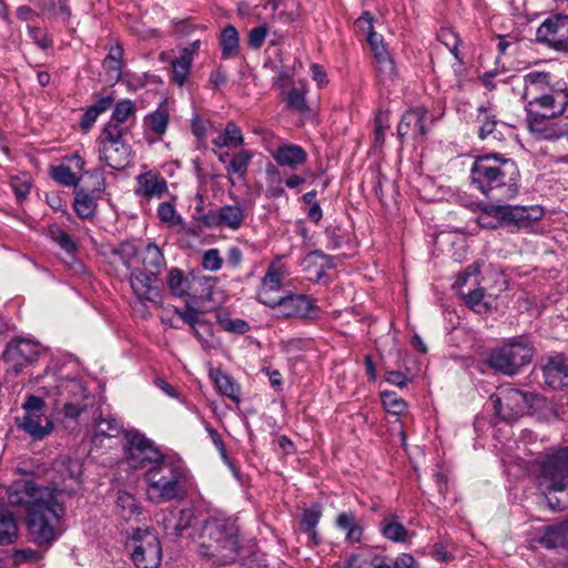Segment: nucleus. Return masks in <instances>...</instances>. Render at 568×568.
I'll return each instance as SVG.
<instances>
[{
    "mask_svg": "<svg viewBox=\"0 0 568 568\" xmlns=\"http://www.w3.org/2000/svg\"><path fill=\"white\" fill-rule=\"evenodd\" d=\"M8 503L26 509L27 530L34 545L48 549L64 531L63 501L48 487L16 481L8 490Z\"/></svg>",
    "mask_w": 568,
    "mask_h": 568,
    "instance_id": "f257e3e1",
    "label": "nucleus"
},
{
    "mask_svg": "<svg viewBox=\"0 0 568 568\" xmlns=\"http://www.w3.org/2000/svg\"><path fill=\"white\" fill-rule=\"evenodd\" d=\"M471 184L487 197L509 200L518 193L517 164L499 154L477 156L470 169Z\"/></svg>",
    "mask_w": 568,
    "mask_h": 568,
    "instance_id": "f03ea898",
    "label": "nucleus"
},
{
    "mask_svg": "<svg viewBox=\"0 0 568 568\" xmlns=\"http://www.w3.org/2000/svg\"><path fill=\"white\" fill-rule=\"evenodd\" d=\"M149 499L155 504L183 500L193 484V477L185 463L166 456L144 474Z\"/></svg>",
    "mask_w": 568,
    "mask_h": 568,
    "instance_id": "7ed1b4c3",
    "label": "nucleus"
},
{
    "mask_svg": "<svg viewBox=\"0 0 568 568\" xmlns=\"http://www.w3.org/2000/svg\"><path fill=\"white\" fill-rule=\"evenodd\" d=\"M241 549L239 527L230 518H209L204 521L199 551L215 562H234Z\"/></svg>",
    "mask_w": 568,
    "mask_h": 568,
    "instance_id": "20e7f679",
    "label": "nucleus"
},
{
    "mask_svg": "<svg viewBox=\"0 0 568 568\" xmlns=\"http://www.w3.org/2000/svg\"><path fill=\"white\" fill-rule=\"evenodd\" d=\"M538 487L556 510L568 507V446L550 449L539 463Z\"/></svg>",
    "mask_w": 568,
    "mask_h": 568,
    "instance_id": "39448f33",
    "label": "nucleus"
},
{
    "mask_svg": "<svg viewBox=\"0 0 568 568\" xmlns=\"http://www.w3.org/2000/svg\"><path fill=\"white\" fill-rule=\"evenodd\" d=\"M52 408L65 418L77 419L88 407V390L81 379L51 377L41 387Z\"/></svg>",
    "mask_w": 568,
    "mask_h": 568,
    "instance_id": "423d86ee",
    "label": "nucleus"
},
{
    "mask_svg": "<svg viewBox=\"0 0 568 568\" xmlns=\"http://www.w3.org/2000/svg\"><path fill=\"white\" fill-rule=\"evenodd\" d=\"M47 402L36 395H29L22 404L24 414L18 419V426L32 439L42 440L53 432V422L45 415Z\"/></svg>",
    "mask_w": 568,
    "mask_h": 568,
    "instance_id": "0eeeda50",
    "label": "nucleus"
},
{
    "mask_svg": "<svg viewBox=\"0 0 568 568\" xmlns=\"http://www.w3.org/2000/svg\"><path fill=\"white\" fill-rule=\"evenodd\" d=\"M125 442L126 462L133 469L146 471L166 457L152 440L138 430H128Z\"/></svg>",
    "mask_w": 568,
    "mask_h": 568,
    "instance_id": "6e6552de",
    "label": "nucleus"
},
{
    "mask_svg": "<svg viewBox=\"0 0 568 568\" xmlns=\"http://www.w3.org/2000/svg\"><path fill=\"white\" fill-rule=\"evenodd\" d=\"M537 395L518 388H501L490 396L497 416L506 422H514L525 415L535 404Z\"/></svg>",
    "mask_w": 568,
    "mask_h": 568,
    "instance_id": "1a4fd4ad",
    "label": "nucleus"
},
{
    "mask_svg": "<svg viewBox=\"0 0 568 568\" xmlns=\"http://www.w3.org/2000/svg\"><path fill=\"white\" fill-rule=\"evenodd\" d=\"M532 355V347L528 343L513 342L494 349L489 354L488 364L503 374L515 375L530 363Z\"/></svg>",
    "mask_w": 568,
    "mask_h": 568,
    "instance_id": "9d476101",
    "label": "nucleus"
},
{
    "mask_svg": "<svg viewBox=\"0 0 568 568\" xmlns=\"http://www.w3.org/2000/svg\"><path fill=\"white\" fill-rule=\"evenodd\" d=\"M131 558L136 568H158L162 560L159 538L149 530H136L130 542Z\"/></svg>",
    "mask_w": 568,
    "mask_h": 568,
    "instance_id": "9b49d317",
    "label": "nucleus"
},
{
    "mask_svg": "<svg viewBox=\"0 0 568 568\" xmlns=\"http://www.w3.org/2000/svg\"><path fill=\"white\" fill-rule=\"evenodd\" d=\"M120 131L103 130L99 138L100 160L114 170L125 168L129 162L131 148L124 142Z\"/></svg>",
    "mask_w": 568,
    "mask_h": 568,
    "instance_id": "f8f14e48",
    "label": "nucleus"
},
{
    "mask_svg": "<svg viewBox=\"0 0 568 568\" xmlns=\"http://www.w3.org/2000/svg\"><path fill=\"white\" fill-rule=\"evenodd\" d=\"M527 126L537 140L556 141L566 139L568 142V116L532 112L527 114Z\"/></svg>",
    "mask_w": 568,
    "mask_h": 568,
    "instance_id": "ddd939ff",
    "label": "nucleus"
},
{
    "mask_svg": "<svg viewBox=\"0 0 568 568\" xmlns=\"http://www.w3.org/2000/svg\"><path fill=\"white\" fill-rule=\"evenodd\" d=\"M53 470L58 477L53 479V487H48L60 498L61 494H75L80 487L82 475V464L78 459L70 457H60L53 464Z\"/></svg>",
    "mask_w": 568,
    "mask_h": 568,
    "instance_id": "4468645a",
    "label": "nucleus"
},
{
    "mask_svg": "<svg viewBox=\"0 0 568 568\" xmlns=\"http://www.w3.org/2000/svg\"><path fill=\"white\" fill-rule=\"evenodd\" d=\"M246 220L245 210L240 204L223 205L217 210H210L206 214L194 215V221L209 229L239 230Z\"/></svg>",
    "mask_w": 568,
    "mask_h": 568,
    "instance_id": "2eb2a0df",
    "label": "nucleus"
},
{
    "mask_svg": "<svg viewBox=\"0 0 568 568\" xmlns=\"http://www.w3.org/2000/svg\"><path fill=\"white\" fill-rule=\"evenodd\" d=\"M536 38L556 51L568 52V16L547 18L537 29Z\"/></svg>",
    "mask_w": 568,
    "mask_h": 568,
    "instance_id": "dca6fc26",
    "label": "nucleus"
},
{
    "mask_svg": "<svg viewBox=\"0 0 568 568\" xmlns=\"http://www.w3.org/2000/svg\"><path fill=\"white\" fill-rule=\"evenodd\" d=\"M43 352L44 348L39 343L19 338L7 345L3 359L18 374L26 365L36 362Z\"/></svg>",
    "mask_w": 568,
    "mask_h": 568,
    "instance_id": "f3484780",
    "label": "nucleus"
},
{
    "mask_svg": "<svg viewBox=\"0 0 568 568\" xmlns=\"http://www.w3.org/2000/svg\"><path fill=\"white\" fill-rule=\"evenodd\" d=\"M434 119L428 114L425 106H416L407 110L398 123L397 135L400 140L412 138L414 140L424 139Z\"/></svg>",
    "mask_w": 568,
    "mask_h": 568,
    "instance_id": "a211bd4d",
    "label": "nucleus"
},
{
    "mask_svg": "<svg viewBox=\"0 0 568 568\" xmlns=\"http://www.w3.org/2000/svg\"><path fill=\"white\" fill-rule=\"evenodd\" d=\"M568 106V88L562 81H556L554 87L540 95L531 104H526L527 114L532 112L548 113L550 115L561 114Z\"/></svg>",
    "mask_w": 568,
    "mask_h": 568,
    "instance_id": "6ab92c4d",
    "label": "nucleus"
},
{
    "mask_svg": "<svg viewBox=\"0 0 568 568\" xmlns=\"http://www.w3.org/2000/svg\"><path fill=\"white\" fill-rule=\"evenodd\" d=\"M491 212L501 220V224L517 229L528 227L541 215L536 206L497 205Z\"/></svg>",
    "mask_w": 568,
    "mask_h": 568,
    "instance_id": "aec40b11",
    "label": "nucleus"
},
{
    "mask_svg": "<svg viewBox=\"0 0 568 568\" xmlns=\"http://www.w3.org/2000/svg\"><path fill=\"white\" fill-rule=\"evenodd\" d=\"M314 305L304 294H290L281 296L275 302L274 306H271L275 311V315L278 317H306L310 315Z\"/></svg>",
    "mask_w": 568,
    "mask_h": 568,
    "instance_id": "412c9836",
    "label": "nucleus"
},
{
    "mask_svg": "<svg viewBox=\"0 0 568 568\" xmlns=\"http://www.w3.org/2000/svg\"><path fill=\"white\" fill-rule=\"evenodd\" d=\"M283 270L280 263L273 262L268 265L265 275L262 277L257 291V301L268 307L274 306L278 297L273 296L282 287Z\"/></svg>",
    "mask_w": 568,
    "mask_h": 568,
    "instance_id": "4be33fe9",
    "label": "nucleus"
},
{
    "mask_svg": "<svg viewBox=\"0 0 568 568\" xmlns=\"http://www.w3.org/2000/svg\"><path fill=\"white\" fill-rule=\"evenodd\" d=\"M135 103L129 99L121 100L115 103L112 115L103 130L114 129L115 132L120 131L121 134H126L135 123Z\"/></svg>",
    "mask_w": 568,
    "mask_h": 568,
    "instance_id": "5701e85b",
    "label": "nucleus"
},
{
    "mask_svg": "<svg viewBox=\"0 0 568 568\" xmlns=\"http://www.w3.org/2000/svg\"><path fill=\"white\" fill-rule=\"evenodd\" d=\"M524 91L521 99L526 104H531L540 95L547 93L555 84L549 72L532 71L524 75Z\"/></svg>",
    "mask_w": 568,
    "mask_h": 568,
    "instance_id": "b1692460",
    "label": "nucleus"
},
{
    "mask_svg": "<svg viewBox=\"0 0 568 568\" xmlns=\"http://www.w3.org/2000/svg\"><path fill=\"white\" fill-rule=\"evenodd\" d=\"M156 274L146 271H135L131 273L130 283L134 294L139 300L153 303L161 301V294L156 285Z\"/></svg>",
    "mask_w": 568,
    "mask_h": 568,
    "instance_id": "393cba45",
    "label": "nucleus"
},
{
    "mask_svg": "<svg viewBox=\"0 0 568 568\" xmlns=\"http://www.w3.org/2000/svg\"><path fill=\"white\" fill-rule=\"evenodd\" d=\"M271 154L277 165L283 168H290L296 170L307 161L306 151L292 143H282L275 150L271 151Z\"/></svg>",
    "mask_w": 568,
    "mask_h": 568,
    "instance_id": "a878e982",
    "label": "nucleus"
},
{
    "mask_svg": "<svg viewBox=\"0 0 568 568\" xmlns=\"http://www.w3.org/2000/svg\"><path fill=\"white\" fill-rule=\"evenodd\" d=\"M135 194L146 199H160L168 192L166 180L153 172H145L136 178Z\"/></svg>",
    "mask_w": 568,
    "mask_h": 568,
    "instance_id": "bb28decb",
    "label": "nucleus"
},
{
    "mask_svg": "<svg viewBox=\"0 0 568 568\" xmlns=\"http://www.w3.org/2000/svg\"><path fill=\"white\" fill-rule=\"evenodd\" d=\"M336 527L345 532V541L358 544L363 539L364 524L354 511H342L335 520Z\"/></svg>",
    "mask_w": 568,
    "mask_h": 568,
    "instance_id": "cd10ccee",
    "label": "nucleus"
},
{
    "mask_svg": "<svg viewBox=\"0 0 568 568\" xmlns=\"http://www.w3.org/2000/svg\"><path fill=\"white\" fill-rule=\"evenodd\" d=\"M545 383L554 389H562L568 386V363L561 357L548 361L544 366Z\"/></svg>",
    "mask_w": 568,
    "mask_h": 568,
    "instance_id": "c85d7f7f",
    "label": "nucleus"
},
{
    "mask_svg": "<svg viewBox=\"0 0 568 568\" xmlns=\"http://www.w3.org/2000/svg\"><path fill=\"white\" fill-rule=\"evenodd\" d=\"M253 159V153L250 150H240L239 152H235L229 163L225 165L226 175L229 179V182L232 185H235L234 176L239 181H244L247 172H248V165Z\"/></svg>",
    "mask_w": 568,
    "mask_h": 568,
    "instance_id": "c756f323",
    "label": "nucleus"
},
{
    "mask_svg": "<svg viewBox=\"0 0 568 568\" xmlns=\"http://www.w3.org/2000/svg\"><path fill=\"white\" fill-rule=\"evenodd\" d=\"M539 542L546 548L568 547V519L547 526L539 538Z\"/></svg>",
    "mask_w": 568,
    "mask_h": 568,
    "instance_id": "7c9ffc66",
    "label": "nucleus"
},
{
    "mask_svg": "<svg viewBox=\"0 0 568 568\" xmlns=\"http://www.w3.org/2000/svg\"><path fill=\"white\" fill-rule=\"evenodd\" d=\"M123 48L120 43H115L109 48V52L103 60V69L112 82H118L122 77L123 62Z\"/></svg>",
    "mask_w": 568,
    "mask_h": 568,
    "instance_id": "2f4dec72",
    "label": "nucleus"
},
{
    "mask_svg": "<svg viewBox=\"0 0 568 568\" xmlns=\"http://www.w3.org/2000/svg\"><path fill=\"white\" fill-rule=\"evenodd\" d=\"M101 189L93 190L92 194L80 190L75 193L73 207L81 219H91L97 211V202L100 199Z\"/></svg>",
    "mask_w": 568,
    "mask_h": 568,
    "instance_id": "473e14b6",
    "label": "nucleus"
},
{
    "mask_svg": "<svg viewBox=\"0 0 568 568\" xmlns=\"http://www.w3.org/2000/svg\"><path fill=\"white\" fill-rule=\"evenodd\" d=\"M376 62V70L382 82L389 81L395 75V63L385 43L372 50Z\"/></svg>",
    "mask_w": 568,
    "mask_h": 568,
    "instance_id": "72a5a7b5",
    "label": "nucleus"
},
{
    "mask_svg": "<svg viewBox=\"0 0 568 568\" xmlns=\"http://www.w3.org/2000/svg\"><path fill=\"white\" fill-rule=\"evenodd\" d=\"M36 4L42 14L53 20L67 22L71 17L69 0H38Z\"/></svg>",
    "mask_w": 568,
    "mask_h": 568,
    "instance_id": "f704fd0d",
    "label": "nucleus"
},
{
    "mask_svg": "<svg viewBox=\"0 0 568 568\" xmlns=\"http://www.w3.org/2000/svg\"><path fill=\"white\" fill-rule=\"evenodd\" d=\"M220 47L222 51V59L227 60L239 55L240 52V38L239 32L234 26L227 24L220 36Z\"/></svg>",
    "mask_w": 568,
    "mask_h": 568,
    "instance_id": "c9c22d12",
    "label": "nucleus"
},
{
    "mask_svg": "<svg viewBox=\"0 0 568 568\" xmlns=\"http://www.w3.org/2000/svg\"><path fill=\"white\" fill-rule=\"evenodd\" d=\"M383 536L394 542H407L409 534L395 515L386 516L381 523Z\"/></svg>",
    "mask_w": 568,
    "mask_h": 568,
    "instance_id": "e433bc0d",
    "label": "nucleus"
},
{
    "mask_svg": "<svg viewBox=\"0 0 568 568\" xmlns=\"http://www.w3.org/2000/svg\"><path fill=\"white\" fill-rule=\"evenodd\" d=\"M18 524L13 515L0 507V545H11L18 539Z\"/></svg>",
    "mask_w": 568,
    "mask_h": 568,
    "instance_id": "4c0bfd02",
    "label": "nucleus"
},
{
    "mask_svg": "<svg viewBox=\"0 0 568 568\" xmlns=\"http://www.w3.org/2000/svg\"><path fill=\"white\" fill-rule=\"evenodd\" d=\"M122 432V424L116 418H101L97 424L93 443L95 445H101L104 438L110 440L118 438Z\"/></svg>",
    "mask_w": 568,
    "mask_h": 568,
    "instance_id": "58836bf2",
    "label": "nucleus"
},
{
    "mask_svg": "<svg viewBox=\"0 0 568 568\" xmlns=\"http://www.w3.org/2000/svg\"><path fill=\"white\" fill-rule=\"evenodd\" d=\"M477 121L479 122L478 135L481 140H486L488 138L499 140L501 133L496 129L498 121L494 114H491L487 109L480 106L478 109Z\"/></svg>",
    "mask_w": 568,
    "mask_h": 568,
    "instance_id": "ea45409f",
    "label": "nucleus"
},
{
    "mask_svg": "<svg viewBox=\"0 0 568 568\" xmlns=\"http://www.w3.org/2000/svg\"><path fill=\"white\" fill-rule=\"evenodd\" d=\"M166 286L174 297H183L189 294L191 281L181 270L173 267L168 274Z\"/></svg>",
    "mask_w": 568,
    "mask_h": 568,
    "instance_id": "a19ab883",
    "label": "nucleus"
},
{
    "mask_svg": "<svg viewBox=\"0 0 568 568\" xmlns=\"http://www.w3.org/2000/svg\"><path fill=\"white\" fill-rule=\"evenodd\" d=\"M142 263L144 271L156 275L160 273L165 262L158 245L150 243L145 246L142 255Z\"/></svg>",
    "mask_w": 568,
    "mask_h": 568,
    "instance_id": "79ce46f5",
    "label": "nucleus"
},
{
    "mask_svg": "<svg viewBox=\"0 0 568 568\" xmlns=\"http://www.w3.org/2000/svg\"><path fill=\"white\" fill-rule=\"evenodd\" d=\"M307 91V83L305 81H300L298 87L292 88L287 92V106L298 113H305L308 111V105L305 99Z\"/></svg>",
    "mask_w": 568,
    "mask_h": 568,
    "instance_id": "37998d69",
    "label": "nucleus"
},
{
    "mask_svg": "<svg viewBox=\"0 0 568 568\" xmlns=\"http://www.w3.org/2000/svg\"><path fill=\"white\" fill-rule=\"evenodd\" d=\"M215 385L222 395L227 396L234 403H240L241 389L231 376L217 373L215 376Z\"/></svg>",
    "mask_w": 568,
    "mask_h": 568,
    "instance_id": "c03bdc74",
    "label": "nucleus"
},
{
    "mask_svg": "<svg viewBox=\"0 0 568 568\" xmlns=\"http://www.w3.org/2000/svg\"><path fill=\"white\" fill-rule=\"evenodd\" d=\"M192 64V60H190V54H180L179 58L172 61V81L178 85H183L187 79L190 73V68Z\"/></svg>",
    "mask_w": 568,
    "mask_h": 568,
    "instance_id": "a18cd8bd",
    "label": "nucleus"
},
{
    "mask_svg": "<svg viewBox=\"0 0 568 568\" xmlns=\"http://www.w3.org/2000/svg\"><path fill=\"white\" fill-rule=\"evenodd\" d=\"M116 507L120 516L124 520H130L139 515V506L136 505L134 496L126 491H120L118 494Z\"/></svg>",
    "mask_w": 568,
    "mask_h": 568,
    "instance_id": "49530a36",
    "label": "nucleus"
},
{
    "mask_svg": "<svg viewBox=\"0 0 568 568\" xmlns=\"http://www.w3.org/2000/svg\"><path fill=\"white\" fill-rule=\"evenodd\" d=\"M321 516L322 511L320 507H312L304 510L301 520L302 529L312 537L315 544L318 542L316 526L321 519Z\"/></svg>",
    "mask_w": 568,
    "mask_h": 568,
    "instance_id": "de8ad7c7",
    "label": "nucleus"
},
{
    "mask_svg": "<svg viewBox=\"0 0 568 568\" xmlns=\"http://www.w3.org/2000/svg\"><path fill=\"white\" fill-rule=\"evenodd\" d=\"M169 123V114L165 109H158L145 118L146 126L156 135L165 133Z\"/></svg>",
    "mask_w": 568,
    "mask_h": 568,
    "instance_id": "09e8293b",
    "label": "nucleus"
},
{
    "mask_svg": "<svg viewBox=\"0 0 568 568\" xmlns=\"http://www.w3.org/2000/svg\"><path fill=\"white\" fill-rule=\"evenodd\" d=\"M381 398H382L384 408L389 414L400 416L406 413V410H407L406 402L402 397H398L394 392H386V390L382 392Z\"/></svg>",
    "mask_w": 568,
    "mask_h": 568,
    "instance_id": "8fccbe9b",
    "label": "nucleus"
},
{
    "mask_svg": "<svg viewBox=\"0 0 568 568\" xmlns=\"http://www.w3.org/2000/svg\"><path fill=\"white\" fill-rule=\"evenodd\" d=\"M156 213L159 220L170 227L183 225V219L176 213L174 204L171 202L160 203Z\"/></svg>",
    "mask_w": 568,
    "mask_h": 568,
    "instance_id": "3c124183",
    "label": "nucleus"
},
{
    "mask_svg": "<svg viewBox=\"0 0 568 568\" xmlns=\"http://www.w3.org/2000/svg\"><path fill=\"white\" fill-rule=\"evenodd\" d=\"M50 237L68 254H74L79 245L78 243L62 229L52 226L49 230Z\"/></svg>",
    "mask_w": 568,
    "mask_h": 568,
    "instance_id": "603ef678",
    "label": "nucleus"
},
{
    "mask_svg": "<svg viewBox=\"0 0 568 568\" xmlns=\"http://www.w3.org/2000/svg\"><path fill=\"white\" fill-rule=\"evenodd\" d=\"M194 517V510L192 508H185L180 511L179 519L171 527L166 525L164 527L168 534L175 536H183L184 530L192 526Z\"/></svg>",
    "mask_w": 568,
    "mask_h": 568,
    "instance_id": "864d4df0",
    "label": "nucleus"
},
{
    "mask_svg": "<svg viewBox=\"0 0 568 568\" xmlns=\"http://www.w3.org/2000/svg\"><path fill=\"white\" fill-rule=\"evenodd\" d=\"M372 21L373 18L368 12H365L356 21L358 28H361L364 31H367V42L369 43L371 50L384 44L383 37L373 30Z\"/></svg>",
    "mask_w": 568,
    "mask_h": 568,
    "instance_id": "5fc2aeb1",
    "label": "nucleus"
},
{
    "mask_svg": "<svg viewBox=\"0 0 568 568\" xmlns=\"http://www.w3.org/2000/svg\"><path fill=\"white\" fill-rule=\"evenodd\" d=\"M378 556L369 548H362L358 552L352 555L347 560L348 568L374 567V561L377 560Z\"/></svg>",
    "mask_w": 568,
    "mask_h": 568,
    "instance_id": "6e6d98bb",
    "label": "nucleus"
},
{
    "mask_svg": "<svg viewBox=\"0 0 568 568\" xmlns=\"http://www.w3.org/2000/svg\"><path fill=\"white\" fill-rule=\"evenodd\" d=\"M466 304L477 313H483L488 310V304L485 301V294L483 288H475L474 291L464 294Z\"/></svg>",
    "mask_w": 568,
    "mask_h": 568,
    "instance_id": "4d7b16f0",
    "label": "nucleus"
},
{
    "mask_svg": "<svg viewBox=\"0 0 568 568\" xmlns=\"http://www.w3.org/2000/svg\"><path fill=\"white\" fill-rule=\"evenodd\" d=\"M52 178L65 186H75L79 182L77 175L71 171L69 166L65 165H59L54 168L52 171Z\"/></svg>",
    "mask_w": 568,
    "mask_h": 568,
    "instance_id": "13d9d810",
    "label": "nucleus"
},
{
    "mask_svg": "<svg viewBox=\"0 0 568 568\" xmlns=\"http://www.w3.org/2000/svg\"><path fill=\"white\" fill-rule=\"evenodd\" d=\"M497 205H486L481 214L477 217V222L483 229H498L501 224V220L495 215L491 211Z\"/></svg>",
    "mask_w": 568,
    "mask_h": 568,
    "instance_id": "bf43d9fd",
    "label": "nucleus"
},
{
    "mask_svg": "<svg viewBox=\"0 0 568 568\" xmlns=\"http://www.w3.org/2000/svg\"><path fill=\"white\" fill-rule=\"evenodd\" d=\"M223 133L229 143V148H237L244 144L242 130L234 122H227Z\"/></svg>",
    "mask_w": 568,
    "mask_h": 568,
    "instance_id": "052dcab7",
    "label": "nucleus"
},
{
    "mask_svg": "<svg viewBox=\"0 0 568 568\" xmlns=\"http://www.w3.org/2000/svg\"><path fill=\"white\" fill-rule=\"evenodd\" d=\"M10 186L19 201L27 197L31 190V182L27 176H13L10 180Z\"/></svg>",
    "mask_w": 568,
    "mask_h": 568,
    "instance_id": "680f3d73",
    "label": "nucleus"
},
{
    "mask_svg": "<svg viewBox=\"0 0 568 568\" xmlns=\"http://www.w3.org/2000/svg\"><path fill=\"white\" fill-rule=\"evenodd\" d=\"M112 254L129 268L131 260L136 255L135 246L130 242H123L118 247L112 250Z\"/></svg>",
    "mask_w": 568,
    "mask_h": 568,
    "instance_id": "e2e57ef3",
    "label": "nucleus"
},
{
    "mask_svg": "<svg viewBox=\"0 0 568 568\" xmlns=\"http://www.w3.org/2000/svg\"><path fill=\"white\" fill-rule=\"evenodd\" d=\"M438 40L449 49V51L458 59L459 39L457 33L450 29H440L437 36Z\"/></svg>",
    "mask_w": 568,
    "mask_h": 568,
    "instance_id": "0e129e2a",
    "label": "nucleus"
},
{
    "mask_svg": "<svg viewBox=\"0 0 568 568\" xmlns=\"http://www.w3.org/2000/svg\"><path fill=\"white\" fill-rule=\"evenodd\" d=\"M223 260L216 248H211L203 254L202 265L209 271H219L222 267Z\"/></svg>",
    "mask_w": 568,
    "mask_h": 568,
    "instance_id": "69168bd1",
    "label": "nucleus"
},
{
    "mask_svg": "<svg viewBox=\"0 0 568 568\" xmlns=\"http://www.w3.org/2000/svg\"><path fill=\"white\" fill-rule=\"evenodd\" d=\"M10 558H11L12 566L14 567L22 562L37 561L41 558V555L33 549H21V550H14L10 555Z\"/></svg>",
    "mask_w": 568,
    "mask_h": 568,
    "instance_id": "338daca9",
    "label": "nucleus"
},
{
    "mask_svg": "<svg viewBox=\"0 0 568 568\" xmlns=\"http://www.w3.org/2000/svg\"><path fill=\"white\" fill-rule=\"evenodd\" d=\"M268 29L265 24L253 28L248 33V45L253 49H260L264 43Z\"/></svg>",
    "mask_w": 568,
    "mask_h": 568,
    "instance_id": "774afa93",
    "label": "nucleus"
}]
</instances>
